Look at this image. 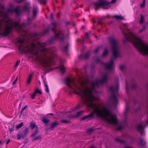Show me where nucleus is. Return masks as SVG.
Returning a JSON list of instances; mask_svg holds the SVG:
<instances>
[{"mask_svg": "<svg viewBox=\"0 0 148 148\" xmlns=\"http://www.w3.org/2000/svg\"><path fill=\"white\" fill-rule=\"evenodd\" d=\"M60 62L61 64L59 66V69L62 72V73H64L65 71V68L63 65L62 64V61L61 58L60 59Z\"/></svg>", "mask_w": 148, "mask_h": 148, "instance_id": "13", "label": "nucleus"}, {"mask_svg": "<svg viewBox=\"0 0 148 148\" xmlns=\"http://www.w3.org/2000/svg\"><path fill=\"white\" fill-rule=\"evenodd\" d=\"M91 148H96L94 146H92L91 147Z\"/></svg>", "mask_w": 148, "mask_h": 148, "instance_id": "59", "label": "nucleus"}, {"mask_svg": "<svg viewBox=\"0 0 148 148\" xmlns=\"http://www.w3.org/2000/svg\"><path fill=\"white\" fill-rule=\"evenodd\" d=\"M127 27V24L123 25V29H122L125 41L132 42L142 54L148 56V45L145 44L143 40L130 31Z\"/></svg>", "mask_w": 148, "mask_h": 148, "instance_id": "4", "label": "nucleus"}, {"mask_svg": "<svg viewBox=\"0 0 148 148\" xmlns=\"http://www.w3.org/2000/svg\"><path fill=\"white\" fill-rule=\"evenodd\" d=\"M145 27H144V26L143 27V28H142V29L140 30V31H139L140 32H142L144 31L145 30Z\"/></svg>", "mask_w": 148, "mask_h": 148, "instance_id": "42", "label": "nucleus"}, {"mask_svg": "<svg viewBox=\"0 0 148 148\" xmlns=\"http://www.w3.org/2000/svg\"><path fill=\"white\" fill-rule=\"evenodd\" d=\"M140 143L141 144L142 146H145L146 144V141L142 138L140 139Z\"/></svg>", "mask_w": 148, "mask_h": 148, "instance_id": "22", "label": "nucleus"}, {"mask_svg": "<svg viewBox=\"0 0 148 148\" xmlns=\"http://www.w3.org/2000/svg\"><path fill=\"white\" fill-rule=\"evenodd\" d=\"M146 126L145 123L142 122L138 124L137 126V129L139 131L141 135H143L145 133L144 129Z\"/></svg>", "mask_w": 148, "mask_h": 148, "instance_id": "11", "label": "nucleus"}, {"mask_svg": "<svg viewBox=\"0 0 148 148\" xmlns=\"http://www.w3.org/2000/svg\"><path fill=\"white\" fill-rule=\"evenodd\" d=\"M1 143H2L1 141H0V145H1Z\"/></svg>", "mask_w": 148, "mask_h": 148, "instance_id": "63", "label": "nucleus"}, {"mask_svg": "<svg viewBox=\"0 0 148 148\" xmlns=\"http://www.w3.org/2000/svg\"><path fill=\"white\" fill-rule=\"evenodd\" d=\"M108 50L106 48H105L103 54V57L105 56L108 53Z\"/></svg>", "mask_w": 148, "mask_h": 148, "instance_id": "24", "label": "nucleus"}, {"mask_svg": "<svg viewBox=\"0 0 148 148\" xmlns=\"http://www.w3.org/2000/svg\"><path fill=\"white\" fill-rule=\"evenodd\" d=\"M29 40L24 38H19L17 39L15 43L18 47V49L21 53L28 52L36 56L40 52L42 55L39 58L40 64L44 69H51L52 65H54L55 63L53 59H55L57 56L54 52L55 50L53 48L46 49L45 47L51 43L48 41L47 42L42 43L37 41L32 43L29 46Z\"/></svg>", "mask_w": 148, "mask_h": 148, "instance_id": "2", "label": "nucleus"}, {"mask_svg": "<svg viewBox=\"0 0 148 148\" xmlns=\"http://www.w3.org/2000/svg\"><path fill=\"white\" fill-rule=\"evenodd\" d=\"M93 130L94 129L92 128H90L88 129L87 130V133L88 134H90L91 133H92V132H93Z\"/></svg>", "mask_w": 148, "mask_h": 148, "instance_id": "32", "label": "nucleus"}, {"mask_svg": "<svg viewBox=\"0 0 148 148\" xmlns=\"http://www.w3.org/2000/svg\"><path fill=\"white\" fill-rule=\"evenodd\" d=\"M32 78V76L31 74H30L29 77L28 78L27 81V85L29 84Z\"/></svg>", "mask_w": 148, "mask_h": 148, "instance_id": "20", "label": "nucleus"}, {"mask_svg": "<svg viewBox=\"0 0 148 148\" xmlns=\"http://www.w3.org/2000/svg\"><path fill=\"white\" fill-rule=\"evenodd\" d=\"M30 6L29 3H27L23 6H19L15 9L9 10L11 12H14L17 16H19L22 12H29Z\"/></svg>", "mask_w": 148, "mask_h": 148, "instance_id": "7", "label": "nucleus"}, {"mask_svg": "<svg viewBox=\"0 0 148 148\" xmlns=\"http://www.w3.org/2000/svg\"><path fill=\"white\" fill-rule=\"evenodd\" d=\"M113 17L115 18L117 20H122L124 19L123 17L121 15H115L113 16Z\"/></svg>", "mask_w": 148, "mask_h": 148, "instance_id": "17", "label": "nucleus"}, {"mask_svg": "<svg viewBox=\"0 0 148 148\" xmlns=\"http://www.w3.org/2000/svg\"><path fill=\"white\" fill-rule=\"evenodd\" d=\"M23 125V122H21L20 123V124L18 125H16V128L17 129H18L21 127Z\"/></svg>", "mask_w": 148, "mask_h": 148, "instance_id": "29", "label": "nucleus"}, {"mask_svg": "<svg viewBox=\"0 0 148 148\" xmlns=\"http://www.w3.org/2000/svg\"><path fill=\"white\" fill-rule=\"evenodd\" d=\"M50 18L51 19H52L53 18V14H51L50 15Z\"/></svg>", "mask_w": 148, "mask_h": 148, "instance_id": "50", "label": "nucleus"}, {"mask_svg": "<svg viewBox=\"0 0 148 148\" xmlns=\"http://www.w3.org/2000/svg\"><path fill=\"white\" fill-rule=\"evenodd\" d=\"M27 107V106H26L24 107L23 108L24 110L25 109V108Z\"/></svg>", "mask_w": 148, "mask_h": 148, "instance_id": "58", "label": "nucleus"}, {"mask_svg": "<svg viewBox=\"0 0 148 148\" xmlns=\"http://www.w3.org/2000/svg\"><path fill=\"white\" fill-rule=\"evenodd\" d=\"M125 111L124 113V115L125 118H126V116H127V113L128 111L129 108L127 106V105H126V106L125 107Z\"/></svg>", "mask_w": 148, "mask_h": 148, "instance_id": "27", "label": "nucleus"}, {"mask_svg": "<svg viewBox=\"0 0 148 148\" xmlns=\"http://www.w3.org/2000/svg\"><path fill=\"white\" fill-rule=\"evenodd\" d=\"M143 3H145V0H143Z\"/></svg>", "mask_w": 148, "mask_h": 148, "instance_id": "60", "label": "nucleus"}, {"mask_svg": "<svg viewBox=\"0 0 148 148\" xmlns=\"http://www.w3.org/2000/svg\"><path fill=\"white\" fill-rule=\"evenodd\" d=\"M126 90H127L129 89V86L127 83H126Z\"/></svg>", "mask_w": 148, "mask_h": 148, "instance_id": "46", "label": "nucleus"}, {"mask_svg": "<svg viewBox=\"0 0 148 148\" xmlns=\"http://www.w3.org/2000/svg\"><path fill=\"white\" fill-rule=\"evenodd\" d=\"M127 136V134H123L122 135V137H126Z\"/></svg>", "mask_w": 148, "mask_h": 148, "instance_id": "51", "label": "nucleus"}, {"mask_svg": "<svg viewBox=\"0 0 148 148\" xmlns=\"http://www.w3.org/2000/svg\"><path fill=\"white\" fill-rule=\"evenodd\" d=\"M34 36H35L34 38H38L39 37V34L38 33H35Z\"/></svg>", "mask_w": 148, "mask_h": 148, "instance_id": "39", "label": "nucleus"}, {"mask_svg": "<svg viewBox=\"0 0 148 148\" xmlns=\"http://www.w3.org/2000/svg\"><path fill=\"white\" fill-rule=\"evenodd\" d=\"M82 55H81L79 56V58L80 59H81L82 58Z\"/></svg>", "mask_w": 148, "mask_h": 148, "instance_id": "53", "label": "nucleus"}, {"mask_svg": "<svg viewBox=\"0 0 148 148\" xmlns=\"http://www.w3.org/2000/svg\"><path fill=\"white\" fill-rule=\"evenodd\" d=\"M116 140L119 142L121 143H122L123 144H125V141L124 140H121L119 139V138H116Z\"/></svg>", "mask_w": 148, "mask_h": 148, "instance_id": "28", "label": "nucleus"}, {"mask_svg": "<svg viewBox=\"0 0 148 148\" xmlns=\"http://www.w3.org/2000/svg\"><path fill=\"white\" fill-rule=\"evenodd\" d=\"M41 138V136H38L35 138H34L32 140V141H34L36 140H40Z\"/></svg>", "mask_w": 148, "mask_h": 148, "instance_id": "26", "label": "nucleus"}, {"mask_svg": "<svg viewBox=\"0 0 148 148\" xmlns=\"http://www.w3.org/2000/svg\"><path fill=\"white\" fill-rule=\"evenodd\" d=\"M49 114L53 115V114L52 113H50V114Z\"/></svg>", "mask_w": 148, "mask_h": 148, "instance_id": "64", "label": "nucleus"}, {"mask_svg": "<svg viewBox=\"0 0 148 148\" xmlns=\"http://www.w3.org/2000/svg\"><path fill=\"white\" fill-rule=\"evenodd\" d=\"M125 68V66L123 65H121L120 66V69L122 71H123Z\"/></svg>", "mask_w": 148, "mask_h": 148, "instance_id": "34", "label": "nucleus"}, {"mask_svg": "<svg viewBox=\"0 0 148 148\" xmlns=\"http://www.w3.org/2000/svg\"><path fill=\"white\" fill-rule=\"evenodd\" d=\"M36 93L35 92L31 96L32 99H34V97L36 96Z\"/></svg>", "mask_w": 148, "mask_h": 148, "instance_id": "37", "label": "nucleus"}, {"mask_svg": "<svg viewBox=\"0 0 148 148\" xmlns=\"http://www.w3.org/2000/svg\"><path fill=\"white\" fill-rule=\"evenodd\" d=\"M24 110L23 109H22L21 111V114H22V112H23V111Z\"/></svg>", "mask_w": 148, "mask_h": 148, "instance_id": "55", "label": "nucleus"}, {"mask_svg": "<svg viewBox=\"0 0 148 148\" xmlns=\"http://www.w3.org/2000/svg\"><path fill=\"white\" fill-rule=\"evenodd\" d=\"M60 15V13H58V14L57 15V17L59 18V17Z\"/></svg>", "mask_w": 148, "mask_h": 148, "instance_id": "57", "label": "nucleus"}, {"mask_svg": "<svg viewBox=\"0 0 148 148\" xmlns=\"http://www.w3.org/2000/svg\"><path fill=\"white\" fill-rule=\"evenodd\" d=\"M51 25L52 27L51 29L54 32L55 35L52 38V40H56L59 39L61 41H63L64 39V35L62 32L61 31H59L57 33L56 29V22L55 21L52 22L51 24Z\"/></svg>", "mask_w": 148, "mask_h": 148, "instance_id": "8", "label": "nucleus"}, {"mask_svg": "<svg viewBox=\"0 0 148 148\" xmlns=\"http://www.w3.org/2000/svg\"><path fill=\"white\" fill-rule=\"evenodd\" d=\"M83 39L84 42L86 41H89V42H91V41L89 38V36L87 33H86L83 37Z\"/></svg>", "mask_w": 148, "mask_h": 148, "instance_id": "12", "label": "nucleus"}, {"mask_svg": "<svg viewBox=\"0 0 148 148\" xmlns=\"http://www.w3.org/2000/svg\"><path fill=\"white\" fill-rule=\"evenodd\" d=\"M49 32V29H46L44 32L43 34H47Z\"/></svg>", "mask_w": 148, "mask_h": 148, "instance_id": "40", "label": "nucleus"}, {"mask_svg": "<svg viewBox=\"0 0 148 148\" xmlns=\"http://www.w3.org/2000/svg\"><path fill=\"white\" fill-rule=\"evenodd\" d=\"M35 92H36V94L37 93H39L40 94H42V93L40 91V90L38 89L36 90Z\"/></svg>", "mask_w": 148, "mask_h": 148, "instance_id": "36", "label": "nucleus"}, {"mask_svg": "<svg viewBox=\"0 0 148 148\" xmlns=\"http://www.w3.org/2000/svg\"><path fill=\"white\" fill-rule=\"evenodd\" d=\"M10 139H9L8 140V141H7V142H6V144L7 145L8 144V143H9V142H10Z\"/></svg>", "mask_w": 148, "mask_h": 148, "instance_id": "52", "label": "nucleus"}, {"mask_svg": "<svg viewBox=\"0 0 148 148\" xmlns=\"http://www.w3.org/2000/svg\"><path fill=\"white\" fill-rule=\"evenodd\" d=\"M61 121L62 122L65 123H67L70 122V121H69L66 120H62Z\"/></svg>", "mask_w": 148, "mask_h": 148, "instance_id": "33", "label": "nucleus"}, {"mask_svg": "<svg viewBox=\"0 0 148 148\" xmlns=\"http://www.w3.org/2000/svg\"><path fill=\"white\" fill-rule=\"evenodd\" d=\"M98 23L99 25L101 24L102 23L101 21H99L98 22Z\"/></svg>", "mask_w": 148, "mask_h": 148, "instance_id": "54", "label": "nucleus"}, {"mask_svg": "<svg viewBox=\"0 0 148 148\" xmlns=\"http://www.w3.org/2000/svg\"><path fill=\"white\" fill-rule=\"evenodd\" d=\"M116 0H112V1L111 2H108V3H109L108 4V6L107 7H106V8H104V9H108L110 7V4L111 3H114L116 2Z\"/></svg>", "mask_w": 148, "mask_h": 148, "instance_id": "19", "label": "nucleus"}, {"mask_svg": "<svg viewBox=\"0 0 148 148\" xmlns=\"http://www.w3.org/2000/svg\"><path fill=\"white\" fill-rule=\"evenodd\" d=\"M136 84H133L132 86V88H136Z\"/></svg>", "mask_w": 148, "mask_h": 148, "instance_id": "43", "label": "nucleus"}, {"mask_svg": "<svg viewBox=\"0 0 148 148\" xmlns=\"http://www.w3.org/2000/svg\"><path fill=\"white\" fill-rule=\"evenodd\" d=\"M108 78V74L106 72L101 75V79L95 81L92 79V75L82 74L77 78L67 77L65 83L71 93L73 92L79 95L84 105L93 110L90 114L82 117L81 120H90L94 119L95 115L96 117L105 120L109 124L115 125L116 130H120L124 127V123L118 121L116 115L110 108L105 107L100 108L95 103L99 100L96 96V93H98L96 89L100 86L106 83Z\"/></svg>", "mask_w": 148, "mask_h": 148, "instance_id": "1", "label": "nucleus"}, {"mask_svg": "<svg viewBox=\"0 0 148 148\" xmlns=\"http://www.w3.org/2000/svg\"><path fill=\"white\" fill-rule=\"evenodd\" d=\"M95 61L96 62H100L101 61L100 60L98 57L97 58V59L95 60Z\"/></svg>", "mask_w": 148, "mask_h": 148, "instance_id": "45", "label": "nucleus"}, {"mask_svg": "<svg viewBox=\"0 0 148 148\" xmlns=\"http://www.w3.org/2000/svg\"><path fill=\"white\" fill-rule=\"evenodd\" d=\"M38 127H36V129H35V131L33 132L32 134L31 135V137H34L38 133Z\"/></svg>", "mask_w": 148, "mask_h": 148, "instance_id": "16", "label": "nucleus"}, {"mask_svg": "<svg viewBox=\"0 0 148 148\" xmlns=\"http://www.w3.org/2000/svg\"><path fill=\"white\" fill-rule=\"evenodd\" d=\"M42 121L43 122L47 124L48 123L49 121V120L47 119H45V118H44L42 120Z\"/></svg>", "mask_w": 148, "mask_h": 148, "instance_id": "31", "label": "nucleus"}, {"mask_svg": "<svg viewBox=\"0 0 148 148\" xmlns=\"http://www.w3.org/2000/svg\"><path fill=\"white\" fill-rule=\"evenodd\" d=\"M109 39L112 53V59L110 62L103 63V64L106 69L111 71L113 68L114 64V60L120 56V51L119 45L117 41L113 37H110Z\"/></svg>", "mask_w": 148, "mask_h": 148, "instance_id": "5", "label": "nucleus"}, {"mask_svg": "<svg viewBox=\"0 0 148 148\" xmlns=\"http://www.w3.org/2000/svg\"><path fill=\"white\" fill-rule=\"evenodd\" d=\"M108 1L106 0H98V2L94 3V4L96 7L95 8V10L97 11L100 7H101L104 9L108 6Z\"/></svg>", "mask_w": 148, "mask_h": 148, "instance_id": "9", "label": "nucleus"}, {"mask_svg": "<svg viewBox=\"0 0 148 148\" xmlns=\"http://www.w3.org/2000/svg\"><path fill=\"white\" fill-rule=\"evenodd\" d=\"M29 128L28 127L25 128L23 131V134L21 132L18 133L17 134V139L18 140H20L21 138H23L26 137L27 134L28 133Z\"/></svg>", "mask_w": 148, "mask_h": 148, "instance_id": "10", "label": "nucleus"}, {"mask_svg": "<svg viewBox=\"0 0 148 148\" xmlns=\"http://www.w3.org/2000/svg\"><path fill=\"white\" fill-rule=\"evenodd\" d=\"M71 112V111H69V112H67L66 113V114H68L69 112Z\"/></svg>", "mask_w": 148, "mask_h": 148, "instance_id": "61", "label": "nucleus"}, {"mask_svg": "<svg viewBox=\"0 0 148 148\" xmlns=\"http://www.w3.org/2000/svg\"><path fill=\"white\" fill-rule=\"evenodd\" d=\"M44 84H45V92L47 93H48L49 92L48 86V85H47L46 83L45 82Z\"/></svg>", "mask_w": 148, "mask_h": 148, "instance_id": "23", "label": "nucleus"}, {"mask_svg": "<svg viewBox=\"0 0 148 148\" xmlns=\"http://www.w3.org/2000/svg\"><path fill=\"white\" fill-rule=\"evenodd\" d=\"M145 3H143L142 4H140V6L141 7H143L145 6Z\"/></svg>", "mask_w": 148, "mask_h": 148, "instance_id": "49", "label": "nucleus"}, {"mask_svg": "<svg viewBox=\"0 0 148 148\" xmlns=\"http://www.w3.org/2000/svg\"><path fill=\"white\" fill-rule=\"evenodd\" d=\"M30 127L31 128L32 131L34 130V129H36V127H37V126H36L34 123L33 122H31L30 123Z\"/></svg>", "mask_w": 148, "mask_h": 148, "instance_id": "18", "label": "nucleus"}, {"mask_svg": "<svg viewBox=\"0 0 148 148\" xmlns=\"http://www.w3.org/2000/svg\"><path fill=\"white\" fill-rule=\"evenodd\" d=\"M123 148H132V147H125Z\"/></svg>", "mask_w": 148, "mask_h": 148, "instance_id": "56", "label": "nucleus"}, {"mask_svg": "<svg viewBox=\"0 0 148 148\" xmlns=\"http://www.w3.org/2000/svg\"><path fill=\"white\" fill-rule=\"evenodd\" d=\"M40 3L41 4H43L45 5L46 3V0H40Z\"/></svg>", "mask_w": 148, "mask_h": 148, "instance_id": "35", "label": "nucleus"}, {"mask_svg": "<svg viewBox=\"0 0 148 148\" xmlns=\"http://www.w3.org/2000/svg\"><path fill=\"white\" fill-rule=\"evenodd\" d=\"M89 52H87L84 54V58L85 59H87L89 57Z\"/></svg>", "mask_w": 148, "mask_h": 148, "instance_id": "30", "label": "nucleus"}, {"mask_svg": "<svg viewBox=\"0 0 148 148\" xmlns=\"http://www.w3.org/2000/svg\"><path fill=\"white\" fill-rule=\"evenodd\" d=\"M69 46V45L68 44L67 45H66L65 47H62V49L63 51L65 52H67L68 51V47Z\"/></svg>", "mask_w": 148, "mask_h": 148, "instance_id": "21", "label": "nucleus"}, {"mask_svg": "<svg viewBox=\"0 0 148 148\" xmlns=\"http://www.w3.org/2000/svg\"><path fill=\"white\" fill-rule=\"evenodd\" d=\"M83 20L84 21H85V19L84 18H83Z\"/></svg>", "mask_w": 148, "mask_h": 148, "instance_id": "62", "label": "nucleus"}, {"mask_svg": "<svg viewBox=\"0 0 148 148\" xmlns=\"http://www.w3.org/2000/svg\"><path fill=\"white\" fill-rule=\"evenodd\" d=\"M99 47H98L97 48L96 50H95V52L96 53H97L98 52V51L99 50Z\"/></svg>", "mask_w": 148, "mask_h": 148, "instance_id": "48", "label": "nucleus"}, {"mask_svg": "<svg viewBox=\"0 0 148 148\" xmlns=\"http://www.w3.org/2000/svg\"><path fill=\"white\" fill-rule=\"evenodd\" d=\"M59 124L56 122H53L51 123V127L49 129L51 130H53L54 128Z\"/></svg>", "mask_w": 148, "mask_h": 148, "instance_id": "15", "label": "nucleus"}, {"mask_svg": "<svg viewBox=\"0 0 148 148\" xmlns=\"http://www.w3.org/2000/svg\"><path fill=\"white\" fill-rule=\"evenodd\" d=\"M20 63V61L18 60H17L16 63L15 64V67H17L18 66L19 64Z\"/></svg>", "mask_w": 148, "mask_h": 148, "instance_id": "41", "label": "nucleus"}, {"mask_svg": "<svg viewBox=\"0 0 148 148\" xmlns=\"http://www.w3.org/2000/svg\"><path fill=\"white\" fill-rule=\"evenodd\" d=\"M18 79V76L17 77L16 79L14 81V82L12 84L13 85H14L15 84L16 82L17 81V80Z\"/></svg>", "mask_w": 148, "mask_h": 148, "instance_id": "47", "label": "nucleus"}, {"mask_svg": "<svg viewBox=\"0 0 148 148\" xmlns=\"http://www.w3.org/2000/svg\"><path fill=\"white\" fill-rule=\"evenodd\" d=\"M14 126V125H13V126L12 127L9 128V130L10 132H11L13 131L14 130H13V128Z\"/></svg>", "mask_w": 148, "mask_h": 148, "instance_id": "38", "label": "nucleus"}, {"mask_svg": "<svg viewBox=\"0 0 148 148\" xmlns=\"http://www.w3.org/2000/svg\"><path fill=\"white\" fill-rule=\"evenodd\" d=\"M119 89V83L112 85L109 88V90L111 93L110 98L112 100L114 104L115 105H116L118 103L117 97L118 95Z\"/></svg>", "mask_w": 148, "mask_h": 148, "instance_id": "6", "label": "nucleus"}, {"mask_svg": "<svg viewBox=\"0 0 148 148\" xmlns=\"http://www.w3.org/2000/svg\"><path fill=\"white\" fill-rule=\"evenodd\" d=\"M140 23L142 24L143 23V22L144 21V17L142 15H140Z\"/></svg>", "mask_w": 148, "mask_h": 148, "instance_id": "25", "label": "nucleus"}, {"mask_svg": "<svg viewBox=\"0 0 148 148\" xmlns=\"http://www.w3.org/2000/svg\"><path fill=\"white\" fill-rule=\"evenodd\" d=\"M4 8L3 6H1L0 7V35L4 36H8L12 29H16L19 32H23L26 33L25 27L31 23V20L35 17L38 12V7H34L32 18L28 17L27 23H24L21 25L19 22L14 21L9 18L7 13L4 11Z\"/></svg>", "mask_w": 148, "mask_h": 148, "instance_id": "3", "label": "nucleus"}, {"mask_svg": "<svg viewBox=\"0 0 148 148\" xmlns=\"http://www.w3.org/2000/svg\"><path fill=\"white\" fill-rule=\"evenodd\" d=\"M80 107V105H79V106H77V107H75L74 108L73 110H76L79 108Z\"/></svg>", "mask_w": 148, "mask_h": 148, "instance_id": "44", "label": "nucleus"}, {"mask_svg": "<svg viewBox=\"0 0 148 148\" xmlns=\"http://www.w3.org/2000/svg\"><path fill=\"white\" fill-rule=\"evenodd\" d=\"M84 111H82L79 112H77V115L71 116H68L69 117H78L80 115H82L83 114Z\"/></svg>", "mask_w": 148, "mask_h": 148, "instance_id": "14", "label": "nucleus"}]
</instances>
